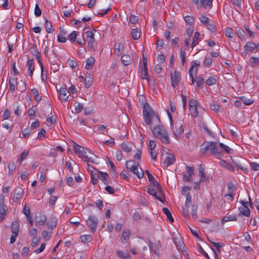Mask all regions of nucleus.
I'll use <instances>...</instances> for the list:
<instances>
[{
    "mask_svg": "<svg viewBox=\"0 0 259 259\" xmlns=\"http://www.w3.org/2000/svg\"><path fill=\"white\" fill-rule=\"evenodd\" d=\"M213 0H193V3L197 8L203 7L205 9H210L212 6Z\"/></svg>",
    "mask_w": 259,
    "mask_h": 259,
    "instance_id": "5",
    "label": "nucleus"
},
{
    "mask_svg": "<svg viewBox=\"0 0 259 259\" xmlns=\"http://www.w3.org/2000/svg\"><path fill=\"white\" fill-rule=\"evenodd\" d=\"M207 28L211 32L215 33L217 31V28L214 24L212 21H210L206 25Z\"/></svg>",
    "mask_w": 259,
    "mask_h": 259,
    "instance_id": "35",
    "label": "nucleus"
},
{
    "mask_svg": "<svg viewBox=\"0 0 259 259\" xmlns=\"http://www.w3.org/2000/svg\"><path fill=\"white\" fill-rule=\"evenodd\" d=\"M130 236V232L129 231H124L123 232L122 234L121 237V240L122 242H123L124 240H126L127 239H128Z\"/></svg>",
    "mask_w": 259,
    "mask_h": 259,
    "instance_id": "57",
    "label": "nucleus"
},
{
    "mask_svg": "<svg viewBox=\"0 0 259 259\" xmlns=\"http://www.w3.org/2000/svg\"><path fill=\"white\" fill-rule=\"evenodd\" d=\"M239 210L240 212V213L242 214L243 215L248 217L250 214V211L247 205H244L239 207Z\"/></svg>",
    "mask_w": 259,
    "mask_h": 259,
    "instance_id": "18",
    "label": "nucleus"
},
{
    "mask_svg": "<svg viewBox=\"0 0 259 259\" xmlns=\"http://www.w3.org/2000/svg\"><path fill=\"white\" fill-rule=\"evenodd\" d=\"M212 63V60L210 58H205L204 61L203 62V65L209 68L211 66Z\"/></svg>",
    "mask_w": 259,
    "mask_h": 259,
    "instance_id": "48",
    "label": "nucleus"
},
{
    "mask_svg": "<svg viewBox=\"0 0 259 259\" xmlns=\"http://www.w3.org/2000/svg\"><path fill=\"white\" fill-rule=\"evenodd\" d=\"M98 224V218L94 215H91L87 221V225L92 232H94Z\"/></svg>",
    "mask_w": 259,
    "mask_h": 259,
    "instance_id": "7",
    "label": "nucleus"
},
{
    "mask_svg": "<svg viewBox=\"0 0 259 259\" xmlns=\"http://www.w3.org/2000/svg\"><path fill=\"white\" fill-rule=\"evenodd\" d=\"M26 67L27 68L28 75L32 77L34 68L33 60L32 59H29L27 61L26 63Z\"/></svg>",
    "mask_w": 259,
    "mask_h": 259,
    "instance_id": "16",
    "label": "nucleus"
},
{
    "mask_svg": "<svg viewBox=\"0 0 259 259\" xmlns=\"http://www.w3.org/2000/svg\"><path fill=\"white\" fill-rule=\"evenodd\" d=\"M197 101L194 99H191L189 101V110L192 116L196 117L198 115L197 105Z\"/></svg>",
    "mask_w": 259,
    "mask_h": 259,
    "instance_id": "8",
    "label": "nucleus"
},
{
    "mask_svg": "<svg viewBox=\"0 0 259 259\" xmlns=\"http://www.w3.org/2000/svg\"><path fill=\"white\" fill-rule=\"evenodd\" d=\"M85 81V87L86 88H89L92 84L93 82L92 78L90 76H85L84 78Z\"/></svg>",
    "mask_w": 259,
    "mask_h": 259,
    "instance_id": "46",
    "label": "nucleus"
},
{
    "mask_svg": "<svg viewBox=\"0 0 259 259\" xmlns=\"http://www.w3.org/2000/svg\"><path fill=\"white\" fill-rule=\"evenodd\" d=\"M59 99L63 102L67 100L68 97L70 96V91H68L66 88H61L59 90Z\"/></svg>",
    "mask_w": 259,
    "mask_h": 259,
    "instance_id": "10",
    "label": "nucleus"
},
{
    "mask_svg": "<svg viewBox=\"0 0 259 259\" xmlns=\"http://www.w3.org/2000/svg\"><path fill=\"white\" fill-rule=\"evenodd\" d=\"M205 170V165L203 164H200L199 166V175L200 177V181L203 182H206L208 180V177L206 176Z\"/></svg>",
    "mask_w": 259,
    "mask_h": 259,
    "instance_id": "14",
    "label": "nucleus"
},
{
    "mask_svg": "<svg viewBox=\"0 0 259 259\" xmlns=\"http://www.w3.org/2000/svg\"><path fill=\"white\" fill-rule=\"evenodd\" d=\"M108 175L107 172L101 171L99 174V179L101 180L105 185H107L109 182L107 180Z\"/></svg>",
    "mask_w": 259,
    "mask_h": 259,
    "instance_id": "24",
    "label": "nucleus"
},
{
    "mask_svg": "<svg viewBox=\"0 0 259 259\" xmlns=\"http://www.w3.org/2000/svg\"><path fill=\"white\" fill-rule=\"evenodd\" d=\"M143 115L147 125H151L152 124V119H154V118L157 119L158 122L160 123V122L159 116L153 112L148 104H145L144 106Z\"/></svg>",
    "mask_w": 259,
    "mask_h": 259,
    "instance_id": "3",
    "label": "nucleus"
},
{
    "mask_svg": "<svg viewBox=\"0 0 259 259\" xmlns=\"http://www.w3.org/2000/svg\"><path fill=\"white\" fill-rule=\"evenodd\" d=\"M233 29L231 28L228 27L225 29V35L226 36L232 38L233 37Z\"/></svg>",
    "mask_w": 259,
    "mask_h": 259,
    "instance_id": "51",
    "label": "nucleus"
},
{
    "mask_svg": "<svg viewBox=\"0 0 259 259\" xmlns=\"http://www.w3.org/2000/svg\"><path fill=\"white\" fill-rule=\"evenodd\" d=\"M237 220V218L235 215H229L225 216L222 220V224H224L228 221H235Z\"/></svg>",
    "mask_w": 259,
    "mask_h": 259,
    "instance_id": "31",
    "label": "nucleus"
},
{
    "mask_svg": "<svg viewBox=\"0 0 259 259\" xmlns=\"http://www.w3.org/2000/svg\"><path fill=\"white\" fill-rule=\"evenodd\" d=\"M123 49V46L121 43L115 44V51L117 56H120Z\"/></svg>",
    "mask_w": 259,
    "mask_h": 259,
    "instance_id": "34",
    "label": "nucleus"
},
{
    "mask_svg": "<svg viewBox=\"0 0 259 259\" xmlns=\"http://www.w3.org/2000/svg\"><path fill=\"white\" fill-rule=\"evenodd\" d=\"M80 239L83 243L90 242L93 240V237L91 235H82L80 236Z\"/></svg>",
    "mask_w": 259,
    "mask_h": 259,
    "instance_id": "28",
    "label": "nucleus"
},
{
    "mask_svg": "<svg viewBox=\"0 0 259 259\" xmlns=\"http://www.w3.org/2000/svg\"><path fill=\"white\" fill-rule=\"evenodd\" d=\"M23 190L21 187L16 188L14 191V201L17 202L22 198Z\"/></svg>",
    "mask_w": 259,
    "mask_h": 259,
    "instance_id": "11",
    "label": "nucleus"
},
{
    "mask_svg": "<svg viewBox=\"0 0 259 259\" xmlns=\"http://www.w3.org/2000/svg\"><path fill=\"white\" fill-rule=\"evenodd\" d=\"M256 47V45L252 41L248 42L244 47L245 50H248L250 52L253 51Z\"/></svg>",
    "mask_w": 259,
    "mask_h": 259,
    "instance_id": "27",
    "label": "nucleus"
},
{
    "mask_svg": "<svg viewBox=\"0 0 259 259\" xmlns=\"http://www.w3.org/2000/svg\"><path fill=\"white\" fill-rule=\"evenodd\" d=\"M28 155V151H24L21 155L19 156L17 159V161L19 162H22L23 160L26 158Z\"/></svg>",
    "mask_w": 259,
    "mask_h": 259,
    "instance_id": "42",
    "label": "nucleus"
},
{
    "mask_svg": "<svg viewBox=\"0 0 259 259\" xmlns=\"http://www.w3.org/2000/svg\"><path fill=\"white\" fill-rule=\"evenodd\" d=\"M45 27L48 33H52L54 30L52 23L49 21L48 20H46Z\"/></svg>",
    "mask_w": 259,
    "mask_h": 259,
    "instance_id": "32",
    "label": "nucleus"
},
{
    "mask_svg": "<svg viewBox=\"0 0 259 259\" xmlns=\"http://www.w3.org/2000/svg\"><path fill=\"white\" fill-rule=\"evenodd\" d=\"M219 143L217 142L208 141L204 142L201 146L200 152L202 154L212 155L217 158L223 156L222 150L219 149Z\"/></svg>",
    "mask_w": 259,
    "mask_h": 259,
    "instance_id": "1",
    "label": "nucleus"
},
{
    "mask_svg": "<svg viewBox=\"0 0 259 259\" xmlns=\"http://www.w3.org/2000/svg\"><path fill=\"white\" fill-rule=\"evenodd\" d=\"M197 206L193 205L191 207V215L193 219H196L197 218Z\"/></svg>",
    "mask_w": 259,
    "mask_h": 259,
    "instance_id": "49",
    "label": "nucleus"
},
{
    "mask_svg": "<svg viewBox=\"0 0 259 259\" xmlns=\"http://www.w3.org/2000/svg\"><path fill=\"white\" fill-rule=\"evenodd\" d=\"M204 82L203 77L201 75H199L197 77L196 84L198 87H200Z\"/></svg>",
    "mask_w": 259,
    "mask_h": 259,
    "instance_id": "61",
    "label": "nucleus"
},
{
    "mask_svg": "<svg viewBox=\"0 0 259 259\" xmlns=\"http://www.w3.org/2000/svg\"><path fill=\"white\" fill-rule=\"evenodd\" d=\"M186 22L189 24H192L194 21V18L192 16H186L185 17Z\"/></svg>",
    "mask_w": 259,
    "mask_h": 259,
    "instance_id": "60",
    "label": "nucleus"
},
{
    "mask_svg": "<svg viewBox=\"0 0 259 259\" xmlns=\"http://www.w3.org/2000/svg\"><path fill=\"white\" fill-rule=\"evenodd\" d=\"M77 33L78 32L77 31H73L71 33L68 35V38L71 42H75L76 39Z\"/></svg>",
    "mask_w": 259,
    "mask_h": 259,
    "instance_id": "41",
    "label": "nucleus"
},
{
    "mask_svg": "<svg viewBox=\"0 0 259 259\" xmlns=\"http://www.w3.org/2000/svg\"><path fill=\"white\" fill-rule=\"evenodd\" d=\"M86 62L85 68L89 70L93 67L95 62V59L94 58L91 57L87 60Z\"/></svg>",
    "mask_w": 259,
    "mask_h": 259,
    "instance_id": "25",
    "label": "nucleus"
},
{
    "mask_svg": "<svg viewBox=\"0 0 259 259\" xmlns=\"http://www.w3.org/2000/svg\"><path fill=\"white\" fill-rule=\"evenodd\" d=\"M121 61L122 64L126 66L130 64H131L132 62V59L131 57L127 55H124L121 57Z\"/></svg>",
    "mask_w": 259,
    "mask_h": 259,
    "instance_id": "17",
    "label": "nucleus"
},
{
    "mask_svg": "<svg viewBox=\"0 0 259 259\" xmlns=\"http://www.w3.org/2000/svg\"><path fill=\"white\" fill-rule=\"evenodd\" d=\"M96 32L95 30H92L91 31H88L86 32L87 38L88 40H95L94 33Z\"/></svg>",
    "mask_w": 259,
    "mask_h": 259,
    "instance_id": "43",
    "label": "nucleus"
},
{
    "mask_svg": "<svg viewBox=\"0 0 259 259\" xmlns=\"http://www.w3.org/2000/svg\"><path fill=\"white\" fill-rule=\"evenodd\" d=\"M162 211L164 214L166 215L167 220H168L170 221V222L173 223L174 220L172 217L171 213L169 210L166 207H163L162 208Z\"/></svg>",
    "mask_w": 259,
    "mask_h": 259,
    "instance_id": "29",
    "label": "nucleus"
},
{
    "mask_svg": "<svg viewBox=\"0 0 259 259\" xmlns=\"http://www.w3.org/2000/svg\"><path fill=\"white\" fill-rule=\"evenodd\" d=\"M12 233L18 234L19 232V223L18 220L13 222L11 226Z\"/></svg>",
    "mask_w": 259,
    "mask_h": 259,
    "instance_id": "23",
    "label": "nucleus"
},
{
    "mask_svg": "<svg viewBox=\"0 0 259 259\" xmlns=\"http://www.w3.org/2000/svg\"><path fill=\"white\" fill-rule=\"evenodd\" d=\"M122 149L126 152H130L131 151V148L126 144L123 143L121 144Z\"/></svg>",
    "mask_w": 259,
    "mask_h": 259,
    "instance_id": "62",
    "label": "nucleus"
},
{
    "mask_svg": "<svg viewBox=\"0 0 259 259\" xmlns=\"http://www.w3.org/2000/svg\"><path fill=\"white\" fill-rule=\"evenodd\" d=\"M238 35L240 39H243L246 35L245 31L242 29H239L237 31Z\"/></svg>",
    "mask_w": 259,
    "mask_h": 259,
    "instance_id": "64",
    "label": "nucleus"
},
{
    "mask_svg": "<svg viewBox=\"0 0 259 259\" xmlns=\"http://www.w3.org/2000/svg\"><path fill=\"white\" fill-rule=\"evenodd\" d=\"M34 13L36 17H39L41 15V11L37 4H35Z\"/></svg>",
    "mask_w": 259,
    "mask_h": 259,
    "instance_id": "54",
    "label": "nucleus"
},
{
    "mask_svg": "<svg viewBox=\"0 0 259 259\" xmlns=\"http://www.w3.org/2000/svg\"><path fill=\"white\" fill-rule=\"evenodd\" d=\"M199 19L201 23L205 26L210 21L209 18L204 15H200Z\"/></svg>",
    "mask_w": 259,
    "mask_h": 259,
    "instance_id": "36",
    "label": "nucleus"
},
{
    "mask_svg": "<svg viewBox=\"0 0 259 259\" xmlns=\"http://www.w3.org/2000/svg\"><path fill=\"white\" fill-rule=\"evenodd\" d=\"M17 79L15 77H10L9 81L10 85L9 91L13 92L15 90L16 85H17Z\"/></svg>",
    "mask_w": 259,
    "mask_h": 259,
    "instance_id": "19",
    "label": "nucleus"
},
{
    "mask_svg": "<svg viewBox=\"0 0 259 259\" xmlns=\"http://www.w3.org/2000/svg\"><path fill=\"white\" fill-rule=\"evenodd\" d=\"M147 192L150 195L154 196L156 199L158 200L159 201L164 202V200H163L162 198L160 197V196H158L157 195V192L161 194L159 191H158V190L153 187V188H148L147 190Z\"/></svg>",
    "mask_w": 259,
    "mask_h": 259,
    "instance_id": "13",
    "label": "nucleus"
},
{
    "mask_svg": "<svg viewBox=\"0 0 259 259\" xmlns=\"http://www.w3.org/2000/svg\"><path fill=\"white\" fill-rule=\"evenodd\" d=\"M180 57L181 59L182 64L184 65L186 60V52L182 49H181L180 51Z\"/></svg>",
    "mask_w": 259,
    "mask_h": 259,
    "instance_id": "53",
    "label": "nucleus"
},
{
    "mask_svg": "<svg viewBox=\"0 0 259 259\" xmlns=\"http://www.w3.org/2000/svg\"><path fill=\"white\" fill-rule=\"evenodd\" d=\"M219 147L227 154H232L233 150L228 146L222 143H219Z\"/></svg>",
    "mask_w": 259,
    "mask_h": 259,
    "instance_id": "33",
    "label": "nucleus"
},
{
    "mask_svg": "<svg viewBox=\"0 0 259 259\" xmlns=\"http://www.w3.org/2000/svg\"><path fill=\"white\" fill-rule=\"evenodd\" d=\"M74 109L76 113L81 112L83 109V105L80 103H75L74 104Z\"/></svg>",
    "mask_w": 259,
    "mask_h": 259,
    "instance_id": "40",
    "label": "nucleus"
},
{
    "mask_svg": "<svg viewBox=\"0 0 259 259\" xmlns=\"http://www.w3.org/2000/svg\"><path fill=\"white\" fill-rule=\"evenodd\" d=\"M126 167L131 172L136 175L139 179L142 178L144 176V173L142 172L141 168L140 170L142 172L140 173L138 170V166L139 164H136L134 160H128L126 162Z\"/></svg>",
    "mask_w": 259,
    "mask_h": 259,
    "instance_id": "4",
    "label": "nucleus"
},
{
    "mask_svg": "<svg viewBox=\"0 0 259 259\" xmlns=\"http://www.w3.org/2000/svg\"><path fill=\"white\" fill-rule=\"evenodd\" d=\"M40 242V238H38L36 237H33L31 241V245L33 247H36L38 245Z\"/></svg>",
    "mask_w": 259,
    "mask_h": 259,
    "instance_id": "63",
    "label": "nucleus"
},
{
    "mask_svg": "<svg viewBox=\"0 0 259 259\" xmlns=\"http://www.w3.org/2000/svg\"><path fill=\"white\" fill-rule=\"evenodd\" d=\"M48 229H50V230H52L56 227L57 221L55 220V219H54L51 222H50L49 224H48Z\"/></svg>",
    "mask_w": 259,
    "mask_h": 259,
    "instance_id": "52",
    "label": "nucleus"
},
{
    "mask_svg": "<svg viewBox=\"0 0 259 259\" xmlns=\"http://www.w3.org/2000/svg\"><path fill=\"white\" fill-rule=\"evenodd\" d=\"M30 53L33 56H40V52L38 50L36 44H33L32 47L30 49Z\"/></svg>",
    "mask_w": 259,
    "mask_h": 259,
    "instance_id": "26",
    "label": "nucleus"
},
{
    "mask_svg": "<svg viewBox=\"0 0 259 259\" xmlns=\"http://www.w3.org/2000/svg\"><path fill=\"white\" fill-rule=\"evenodd\" d=\"M175 157L174 155L172 154H169L166 156L165 158L164 161H163V164L166 167H168L170 165L173 164L174 161H175Z\"/></svg>",
    "mask_w": 259,
    "mask_h": 259,
    "instance_id": "15",
    "label": "nucleus"
},
{
    "mask_svg": "<svg viewBox=\"0 0 259 259\" xmlns=\"http://www.w3.org/2000/svg\"><path fill=\"white\" fill-rule=\"evenodd\" d=\"M210 107L211 110L216 112H218L220 111V106L214 102H212L210 104Z\"/></svg>",
    "mask_w": 259,
    "mask_h": 259,
    "instance_id": "45",
    "label": "nucleus"
},
{
    "mask_svg": "<svg viewBox=\"0 0 259 259\" xmlns=\"http://www.w3.org/2000/svg\"><path fill=\"white\" fill-rule=\"evenodd\" d=\"M8 169H9V174L10 175H12L13 171L16 169V166L13 161H10L8 163Z\"/></svg>",
    "mask_w": 259,
    "mask_h": 259,
    "instance_id": "38",
    "label": "nucleus"
},
{
    "mask_svg": "<svg viewBox=\"0 0 259 259\" xmlns=\"http://www.w3.org/2000/svg\"><path fill=\"white\" fill-rule=\"evenodd\" d=\"M47 219L45 215H41L39 217L38 221H37L36 223V225H44L45 223L46 222Z\"/></svg>",
    "mask_w": 259,
    "mask_h": 259,
    "instance_id": "50",
    "label": "nucleus"
},
{
    "mask_svg": "<svg viewBox=\"0 0 259 259\" xmlns=\"http://www.w3.org/2000/svg\"><path fill=\"white\" fill-rule=\"evenodd\" d=\"M170 78L171 80V85L174 88H175L179 85L181 78L180 72L175 70L174 75L170 74Z\"/></svg>",
    "mask_w": 259,
    "mask_h": 259,
    "instance_id": "9",
    "label": "nucleus"
},
{
    "mask_svg": "<svg viewBox=\"0 0 259 259\" xmlns=\"http://www.w3.org/2000/svg\"><path fill=\"white\" fill-rule=\"evenodd\" d=\"M192 69H189V75L191 78V80H192V84H193V83L195 82V78L196 77V74H197V68H195V71L194 72H192Z\"/></svg>",
    "mask_w": 259,
    "mask_h": 259,
    "instance_id": "39",
    "label": "nucleus"
},
{
    "mask_svg": "<svg viewBox=\"0 0 259 259\" xmlns=\"http://www.w3.org/2000/svg\"><path fill=\"white\" fill-rule=\"evenodd\" d=\"M131 36L135 40H137L140 37L139 32L136 29H133L131 31Z\"/></svg>",
    "mask_w": 259,
    "mask_h": 259,
    "instance_id": "44",
    "label": "nucleus"
},
{
    "mask_svg": "<svg viewBox=\"0 0 259 259\" xmlns=\"http://www.w3.org/2000/svg\"><path fill=\"white\" fill-rule=\"evenodd\" d=\"M145 174L147 175L149 182L151 183V185L156 188L158 191H159L163 196L164 197V196L163 194V190L159 184L157 182L155 178L149 172L148 170L145 171Z\"/></svg>",
    "mask_w": 259,
    "mask_h": 259,
    "instance_id": "6",
    "label": "nucleus"
},
{
    "mask_svg": "<svg viewBox=\"0 0 259 259\" xmlns=\"http://www.w3.org/2000/svg\"><path fill=\"white\" fill-rule=\"evenodd\" d=\"M149 248L150 249L154 252L155 255L157 256L159 255V247L157 246V245H155V244H154L153 242H152L151 240L149 241Z\"/></svg>",
    "mask_w": 259,
    "mask_h": 259,
    "instance_id": "20",
    "label": "nucleus"
},
{
    "mask_svg": "<svg viewBox=\"0 0 259 259\" xmlns=\"http://www.w3.org/2000/svg\"><path fill=\"white\" fill-rule=\"evenodd\" d=\"M206 84L208 86L214 85L217 83L216 76H209L205 81Z\"/></svg>",
    "mask_w": 259,
    "mask_h": 259,
    "instance_id": "30",
    "label": "nucleus"
},
{
    "mask_svg": "<svg viewBox=\"0 0 259 259\" xmlns=\"http://www.w3.org/2000/svg\"><path fill=\"white\" fill-rule=\"evenodd\" d=\"M235 168L240 169L244 171L245 172H248L247 168L239 165L237 162L232 160L231 164L229 165V170L231 171H234L235 170Z\"/></svg>",
    "mask_w": 259,
    "mask_h": 259,
    "instance_id": "12",
    "label": "nucleus"
},
{
    "mask_svg": "<svg viewBox=\"0 0 259 259\" xmlns=\"http://www.w3.org/2000/svg\"><path fill=\"white\" fill-rule=\"evenodd\" d=\"M184 132V128L183 125L181 124L179 128H178L177 127H175L174 129H173L174 135L175 136L176 139H178L180 135L183 133Z\"/></svg>",
    "mask_w": 259,
    "mask_h": 259,
    "instance_id": "21",
    "label": "nucleus"
},
{
    "mask_svg": "<svg viewBox=\"0 0 259 259\" xmlns=\"http://www.w3.org/2000/svg\"><path fill=\"white\" fill-rule=\"evenodd\" d=\"M140 73L141 74V78L142 79H147L148 71L147 69V66H143V67L141 68Z\"/></svg>",
    "mask_w": 259,
    "mask_h": 259,
    "instance_id": "37",
    "label": "nucleus"
},
{
    "mask_svg": "<svg viewBox=\"0 0 259 259\" xmlns=\"http://www.w3.org/2000/svg\"><path fill=\"white\" fill-rule=\"evenodd\" d=\"M139 18L138 16L132 15L130 18V21L132 24H136L139 21Z\"/></svg>",
    "mask_w": 259,
    "mask_h": 259,
    "instance_id": "59",
    "label": "nucleus"
},
{
    "mask_svg": "<svg viewBox=\"0 0 259 259\" xmlns=\"http://www.w3.org/2000/svg\"><path fill=\"white\" fill-rule=\"evenodd\" d=\"M199 35H200V34L198 32L195 33L194 37H193V42H192V43L191 44V48L193 49L196 45V44H195V42L198 40V39L199 37Z\"/></svg>",
    "mask_w": 259,
    "mask_h": 259,
    "instance_id": "56",
    "label": "nucleus"
},
{
    "mask_svg": "<svg viewBox=\"0 0 259 259\" xmlns=\"http://www.w3.org/2000/svg\"><path fill=\"white\" fill-rule=\"evenodd\" d=\"M116 254L118 257L123 259H132L129 253L125 252H124L121 250H117Z\"/></svg>",
    "mask_w": 259,
    "mask_h": 259,
    "instance_id": "22",
    "label": "nucleus"
},
{
    "mask_svg": "<svg viewBox=\"0 0 259 259\" xmlns=\"http://www.w3.org/2000/svg\"><path fill=\"white\" fill-rule=\"evenodd\" d=\"M209 241L210 243L213 245V246L217 249L218 251H220V248L224 245L222 243H217L210 240H209Z\"/></svg>",
    "mask_w": 259,
    "mask_h": 259,
    "instance_id": "47",
    "label": "nucleus"
},
{
    "mask_svg": "<svg viewBox=\"0 0 259 259\" xmlns=\"http://www.w3.org/2000/svg\"><path fill=\"white\" fill-rule=\"evenodd\" d=\"M250 62L252 66H254L257 64H259V58L251 57L250 59Z\"/></svg>",
    "mask_w": 259,
    "mask_h": 259,
    "instance_id": "58",
    "label": "nucleus"
},
{
    "mask_svg": "<svg viewBox=\"0 0 259 259\" xmlns=\"http://www.w3.org/2000/svg\"><path fill=\"white\" fill-rule=\"evenodd\" d=\"M42 237L46 241L49 240L51 238V233H49L47 231H43L42 232Z\"/></svg>",
    "mask_w": 259,
    "mask_h": 259,
    "instance_id": "55",
    "label": "nucleus"
},
{
    "mask_svg": "<svg viewBox=\"0 0 259 259\" xmlns=\"http://www.w3.org/2000/svg\"><path fill=\"white\" fill-rule=\"evenodd\" d=\"M152 132L154 136L163 144H167L170 143V138L164 125L157 124L152 129Z\"/></svg>",
    "mask_w": 259,
    "mask_h": 259,
    "instance_id": "2",
    "label": "nucleus"
}]
</instances>
